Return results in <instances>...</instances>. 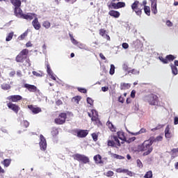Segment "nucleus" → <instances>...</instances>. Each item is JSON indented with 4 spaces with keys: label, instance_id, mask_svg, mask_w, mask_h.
<instances>
[{
    "label": "nucleus",
    "instance_id": "nucleus-1",
    "mask_svg": "<svg viewBox=\"0 0 178 178\" xmlns=\"http://www.w3.org/2000/svg\"><path fill=\"white\" fill-rule=\"evenodd\" d=\"M117 136H114L113 137V140H108V147H114L115 148H119L120 147V140H122L121 144H123L124 141H126V137L124 136V133L123 131H118L117 133Z\"/></svg>",
    "mask_w": 178,
    "mask_h": 178
},
{
    "label": "nucleus",
    "instance_id": "nucleus-2",
    "mask_svg": "<svg viewBox=\"0 0 178 178\" xmlns=\"http://www.w3.org/2000/svg\"><path fill=\"white\" fill-rule=\"evenodd\" d=\"M152 144H154V140L149 139L145 140L144 143L140 145V151L143 152V156H147L152 152Z\"/></svg>",
    "mask_w": 178,
    "mask_h": 178
},
{
    "label": "nucleus",
    "instance_id": "nucleus-3",
    "mask_svg": "<svg viewBox=\"0 0 178 178\" xmlns=\"http://www.w3.org/2000/svg\"><path fill=\"white\" fill-rule=\"evenodd\" d=\"M131 9L133 12H135L137 16H141L144 7L143 6V4L138 1H135L134 3L131 5Z\"/></svg>",
    "mask_w": 178,
    "mask_h": 178
},
{
    "label": "nucleus",
    "instance_id": "nucleus-4",
    "mask_svg": "<svg viewBox=\"0 0 178 178\" xmlns=\"http://www.w3.org/2000/svg\"><path fill=\"white\" fill-rule=\"evenodd\" d=\"M145 99L149 105H158V97L155 95H149L146 97Z\"/></svg>",
    "mask_w": 178,
    "mask_h": 178
},
{
    "label": "nucleus",
    "instance_id": "nucleus-5",
    "mask_svg": "<svg viewBox=\"0 0 178 178\" xmlns=\"http://www.w3.org/2000/svg\"><path fill=\"white\" fill-rule=\"evenodd\" d=\"M66 113H61L54 120L56 124H63L66 122Z\"/></svg>",
    "mask_w": 178,
    "mask_h": 178
},
{
    "label": "nucleus",
    "instance_id": "nucleus-6",
    "mask_svg": "<svg viewBox=\"0 0 178 178\" xmlns=\"http://www.w3.org/2000/svg\"><path fill=\"white\" fill-rule=\"evenodd\" d=\"M40 149L42 151H45L47 149V140L45 139V137L44 136L40 135Z\"/></svg>",
    "mask_w": 178,
    "mask_h": 178
},
{
    "label": "nucleus",
    "instance_id": "nucleus-7",
    "mask_svg": "<svg viewBox=\"0 0 178 178\" xmlns=\"http://www.w3.org/2000/svg\"><path fill=\"white\" fill-rule=\"evenodd\" d=\"M70 37L71 38V41L72 42V44H74V45H77V47L79 48H80V49H86L87 48H86V44H82V43H79V42H77V40H76V39L73 38V36H72V35H70Z\"/></svg>",
    "mask_w": 178,
    "mask_h": 178
},
{
    "label": "nucleus",
    "instance_id": "nucleus-8",
    "mask_svg": "<svg viewBox=\"0 0 178 178\" xmlns=\"http://www.w3.org/2000/svg\"><path fill=\"white\" fill-rule=\"evenodd\" d=\"M7 106L9 109H11V111H13L15 113H17L19 111H20V107L19 106L13 104V103H8Z\"/></svg>",
    "mask_w": 178,
    "mask_h": 178
},
{
    "label": "nucleus",
    "instance_id": "nucleus-9",
    "mask_svg": "<svg viewBox=\"0 0 178 178\" xmlns=\"http://www.w3.org/2000/svg\"><path fill=\"white\" fill-rule=\"evenodd\" d=\"M88 134V130H78L76 131V136L79 138H84V137H87Z\"/></svg>",
    "mask_w": 178,
    "mask_h": 178
},
{
    "label": "nucleus",
    "instance_id": "nucleus-10",
    "mask_svg": "<svg viewBox=\"0 0 178 178\" xmlns=\"http://www.w3.org/2000/svg\"><path fill=\"white\" fill-rule=\"evenodd\" d=\"M32 25L34 27L35 30H40V29H41V24H40V22H38V18H37V17H35L34 20H33Z\"/></svg>",
    "mask_w": 178,
    "mask_h": 178
},
{
    "label": "nucleus",
    "instance_id": "nucleus-11",
    "mask_svg": "<svg viewBox=\"0 0 178 178\" xmlns=\"http://www.w3.org/2000/svg\"><path fill=\"white\" fill-rule=\"evenodd\" d=\"M24 88H27V90H29L30 91V92H35V91H37V87L34 85L25 83Z\"/></svg>",
    "mask_w": 178,
    "mask_h": 178
},
{
    "label": "nucleus",
    "instance_id": "nucleus-12",
    "mask_svg": "<svg viewBox=\"0 0 178 178\" xmlns=\"http://www.w3.org/2000/svg\"><path fill=\"white\" fill-rule=\"evenodd\" d=\"M28 108L34 114L40 113V112H41V108L40 107H35V106H34L33 105H29Z\"/></svg>",
    "mask_w": 178,
    "mask_h": 178
},
{
    "label": "nucleus",
    "instance_id": "nucleus-13",
    "mask_svg": "<svg viewBox=\"0 0 178 178\" xmlns=\"http://www.w3.org/2000/svg\"><path fill=\"white\" fill-rule=\"evenodd\" d=\"M47 74L50 76L52 80H56V75L54 74V72L52 71V70H51V67L49 66V64L47 65Z\"/></svg>",
    "mask_w": 178,
    "mask_h": 178
},
{
    "label": "nucleus",
    "instance_id": "nucleus-14",
    "mask_svg": "<svg viewBox=\"0 0 178 178\" xmlns=\"http://www.w3.org/2000/svg\"><path fill=\"white\" fill-rule=\"evenodd\" d=\"M22 96L20 95H11L9 96L7 99L11 100L13 102H17L22 99Z\"/></svg>",
    "mask_w": 178,
    "mask_h": 178
},
{
    "label": "nucleus",
    "instance_id": "nucleus-15",
    "mask_svg": "<svg viewBox=\"0 0 178 178\" xmlns=\"http://www.w3.org/2000/svg\"><path fill=\"white\" fill-rule=\"evenodd\" d=\"M33 17H36L34 13H26L22 15V19H26V20H33Z\"/></svg>",
    "mask_w": 178,
    "mask_h": 178
},
{
    "label": "nucleus",
    "instance_id": "nucleus-16",
    "mask_svg": "<svg viewBox=\"0 0 178 178\" xmlns=\"http://www.w3.org/2000/svg\"><path fill=\"white\" fill-rule=\"evenodd\" d=\"M15 15L17 17H23V11L20 7L15 8Z\"/></svg>",
    "mask_w": 178,
    "mask_h": 178
},
{
    "label": "nucleus",
    "instance_id": "nucleus-17",
    "mask_svg": "<svg viewBox=\"0 0 178 178\" xmlns=\"http://www.w3.org/2000/svg\"><path fill=\"white\" fill-rule=\"evenodd\" d=\"M108 15L112 17H115V19L120 17V13L117 10H110L108 12Z\"/></svg>",
    "mask_w": 178,
    "mask_h": 178
},
{
    "label": "nucleus",
    "instance_id": "nucleus-18",
    "mask_svg": "<svg viewBox=\"0 0 178 178\" xmlns=\"http://www.w3.org/2000/svg\"><path fill=\"white\" fill-rule=\"evenodd\" d=\"M152 11L154 15H156L158 13V10L156 9V1L153 0L152 1Z\"/></svg>",
    "mask_w": 178,
    "mask_h": 178
},
{
    "label": "nucleus",
    "instance_id": "nucleus-19",
    "mask_svg": "<svg viewBox=\"0 0 178 178\" xmlns=\"http://www.w3.org/2000/svg\"><path fill=\"white\" fill-rule=\"evenodd\" d=\"M165 138H172V133L170 132V128H169V126H167L165 129Z\"/></svg>",
    "mask_w": 178,
    "mask_h": 178
},
{
    "label": "nucleus",
    "instance_id": "nucleus-20",
    "mask_svg": "<svg viewBox=\"0 0 178 178\" xmlns=\"http://www.w3.org/2000/svg\"><path fill=\"white\" fill-rule=\"evenodd\" d=\"M11 3L15 6V8H20L22 5V1L20 0H10Z\"/></svg>",
    "mask_w": 178,
    "mask_h": 178
},
{
    "label": "nucleus",
    "instance_id": "nucleus-21",
    "mask_svg": "<svg viewBox=\"0 0 178 178\" xmlns=\"http://www.w3.org/2000/svg\"><path fill=\"white\" fill-rule=\"evenodd\" d=\"M130 87H131V84L130 83H122L120 84V90H129Z\"/></svg>",
    "mask_w": 178,
    "mask_h": 178
},
{
    "label": "nucleus",
    "instance_id": "nucleus-22",
    "mask_svg": "<svg viewBox=\"0 0 178 178\" xmlns=\"http://www.w3.org/2000/svg\"><path fill=\"white\" fill-rule=\"evenodd\" d=\"M93 159L95 163H102V157L99 154L95 156Z\"/></svg>",
    "mask_w": 178,
    "mask_h": 178
},
{
    "label": "nucleus",
    "instance_id": "nucleus-23",
    "mask_svg": "<svg viewBox=\"0 0 178 178\" xmlns=\"http://www.w3.org/2000/svg\"><path fill=\"white\" fill-rule=\"evenodd\" d=\"M147 131V129L142 128L139 131L136 133H131L130 131H128L129 134H131L132 136H138V134H142V133H145Z\"/></svg>",
    "mask_w": 178,
    "mask_h": 178
},
{
    "label": "nucleus",
    "instance_id": "nucleus-24",
    "mask_svg": "<svg viewBox=\"0 0 178 178\" xmlns=\"http://www.w3.org/2000/svg\"><path fill=\"white\" fill-rule=\"evenodd\" d=\"M26 59V57L23 55H22L21 54H19V55L17 56L16 57V60L17 62H24V60Z\"/></svg>",
    "mask_w": 178,
    "mask_h": 178
},
{
    "label": "nucleus",
    "instance_id": "nucleus-25",
    "mask_svg": "<svg viewBox=\"0 0 178 178\" xmlns=\"http://www.w3.org/2000/svg\"><path fill=\"white\" fill-rule=\"evenodd\" d=\"M170 67L172 74L176 76L177 74V67L173 64H170Z\"/></svg>",
    "mask_w": 178,
    "mask_h": 178
},
{
    "label": "nucleus",
    "instance_id": "nucleus-26",
    "mask_svg": "<svg viewBox=\"0 0 178 178\" xmlns=\"http://www.w3.org/2000/svg\"><path fill=\"white\" fill-rule=\"evenodd\" d=\"M92 122H95V124L97 126H99L101 124V121L99 120V118L97 117H92L91 118Z\"/></svg>",
    "mask_w": 178,
    "mask_h": 178
},
{
    "label": "nucleus",
    "instance_id": "nucleus-27",
    "mask_svg": "<svg viewBox=\"0 0 178 178\" xmlns=\"http://www.w3.org/2000/svg\"><path fill=\"white\" fill-rule=\"evenodd\" d=\"M51 133V136L55 137L59 134V131L56 128H52Z\"/></svg>",
    "mask_w": 178,
    "mask_h": 178
},
{
    "label": "nucleus",
    "instance_id": "nucleus-28",
    "mask_svg": "<svg viewBox=\"0 0 178 178\" xmlns=\"http://www.w3.org/2000/svg\"><path fill=\"white\" fill-rule=\"evenodd\" d=\"M111 155L113 158H115V159H124V156H120L119 154L111 153Z\"/></svg>",
    "mask_w": 178,
    "mask_h": 178
},
{
    "label": "nucleus",
    "instance_id": "nucleus-29",
    "mask_svg": "<svg viewBox=\"0 0 178 178\" xmlns=\"http://www.w3.org/2000/svg\"><path fill=\"white\" fill-rule=\"evenodd\" d=\"M144 10H145V13L147 16H149V15H151V10H150V8H149V6H144Z\"/></svg>",
    "mask_w": 178,
    "mask_h": 178
},
{
    "label": "nucleus",
    "instance_id": "nucleus-30",
    "mask_svg": "<svg viewBox=\"0 0 178 178\" xmlns=\"http://www.w3.org/2000/svg\"><path fill=\"white\" fill-rule=\"evenodd\" d=\"M106 124H107L108 127L110 129V130L111 131H115V127L113 126V124L111 122L108 121L106 122Z\"/></svg>",
    "mask_w": 178,
    "mask_h": 178
},
{
    "label": "nucleus",
    "instance_id": "nucleus-31",
    "mask_svg": "<svg viewBox=\"0 0 178 178\" xmlns=\"http://www.w3.org/2000/svg\"><path fill=\"white\" fill-rule=\"evenodd\" d=\"M32 74L33 76H35V77H42L44 76V73L42 72H37L35 71L32 72Z\"/></svg>",
    "mask_w": 178,
    "mask_h": 178
},
{
    "label": "nucleus",
    "instance_id": "nucleus-32",
    "mask_svg": "<svg viewBox=\"0 0 178 178\" xmlns=\"http://www.w3.org/2000/svg\"><path fill=\"white\" fill-rule=\"evenodd\" d=\"M140 74V71L138 70L133 69L128 71V74Z\"/></svg>",
    "mask_w": 178,
    "mask_h": 178
},
{
    "label": "nucleus",
    "instance_id": "nucleus-33",
    "mask_svg": "<svg viewBox=\"0 0 178 178\" xmlns=\"http://www.w3.org/2000/svg\"><path fill=\"white\" fill-rule=\"evenodd\" d=\"M81 100V97L80 96H76L72 98V102H75V104H79L80 101Z\"/></svg>",
    "mask_w": 178,
    "mask_h": 178
},
{
    "label": "nucleus",
    "instance_id": "nucleus-34",
    "mask_svg": "<svg viewBox=\"0 0 178 178\" xmlns=\"http://www.w3.org/2000/svg\"><path fill=\"white\" fill-rule=\"evenodd\" d=\"M21 126H22V127H24L25 129H27V127L29 126H30V123L28 122L27 120H23L22 122H21Z\"/></svg>",
    "mask_w": 178,
    "mask_h": 178
},
{
    "label": "nucleus",
    "instance_id": "nucleus-35",
    "mask_svg": "<svg viewBox=\"0 0 178 178\" xmlns=\"http://www.w3.org/2000/svg\"><path fill=\"white\" fill-rule=\"evenodd\" d=\"M166 58L168 63L172 62V60H175V59H176V57L171 54L166 56Z\"/></svg>",
    "mask_w": 178,
    "mask_h": 178
},
{
    "label": "nucleus",
    "instance_id": "nucleus-36",
    "mask_svg": "<svg viewBox=\"0 0 178 178\" xmlns=\"http://www.w3.org/2000/svg\"><path fill=\"white\" fill-rule=\"evenodd\" d=\"M1 88H2V90H10V86L9 84H7V83H3L1 85Z\"/></svg>",
    "mask_w": 178,
    "mask_h": 178
},
{
    "label": "nucleus",
    "instance_id": "nucleus-37",
    "mask_svg": "<svg viewBox=\"0 0 178 178\" xmlns=\"http://www.w3.org/2000/svg\"><path fill=\"white\" fill-rule=\"evenodd\" d=\"M43 27L46 29H49L51 27V22L48 21H44L42 24Z\"/></svg>",
    "mask_w": 178,
    "mask_h": 178
},
{
    "label": "nucleus",
    "instance_id": "nucleus-38",
    "mask_svg": "<svg viewBox=\"0 0 178 178\" xmlns=\"http://www.w3.org/2000/svg\"><path fill=\"white\" fill-rule=\"evenodd\" d=\"M22 56H24L25 58H27V54H29V50L28 49H23L20 53Z\"/></svg>",
    "mask_w": 178,
    "mask_h": 178
},
{
    "label": "nucleus",
    "instance_id": "nucleus-39",
    "mask_svg": "<svg viewBox=\"0 0 178 178\" xmlns=\"http://www.w3.org/2000/svg\"><path fill=\"white\" fill-rule=\"evenodd\" d=\"M29 33L27 31H25L24 33H22L20 36L18 37V40H22L24 38H26L27 37V35Z\"/></svg>",
    "mask_w": 178,
    "mask_h": 178
},
{
    "label": "nucleus",
    "instance_id": "nucleus-40",
    "mask_svg": "<svg viewBox=\"0 0 178 178\" xmlns=\"http://www.w3.org/2000/svg\"><path fill=\"white\" fill-rule=\"evenodd\" d=\"M81 161L83 162V163H88V162H90V159H88V157L83 155L82 156V160H81Z\"/></svg>",
    "mask_w": 178,
    "mask_h": 178
},
{
    "label": "nucleus",
    "instance_id": "nucleus-41",
    "mask_svg": "<svg viewBox=\"0 0 178 178\" xmlns=\"http://www.w3.org/2000/svg\"><path fill=\"white\" fill-rule=\"evenodd\" d=\"M115 172L117 173H126L127 172V169H123V168H117L115 170Z\"/></svg>",
    "mask_w": 178,
    "mask_h": 178
},
{
    "label": "nucleus",
    "instance_id": "nucleus-42",
    "mask_svg": "<svg viewBox=\"0 0 178 178\" xmlns=\"http://www.w3.org/2000/svg\"><path fill=\"white\" fill-rule=\"evenodd\" d=\"M109 74H111V76H113V74H115V65L113 64L111 65Z\"/></svg>",
    "mask_w": 178,
    "mask_h": 178
},
{
    "label": "nucleus",
    "instance_id": "nucleus-43",
    "mask_svg": "<svg viewBox=\"0 0 178 178\" xmlns=\"http://www.w3.org/2000/svg\"><path fill=\"white\" fill-rule=\"evenodd\" d=\"M159 60H161V62H162V63H164V64H168V59H167L166 57H165V58H163V57H162V56H159Z\"/></svg>",
    "mask_w": 178,
    "mask_h": 178
},
{
    "label": "nucleus",
    "instance_id": "nucleus-44",
    "mask_svg": "<svg viewBox=\"0 0 178 178\" xmlns=\"http://www.w3.org/2000/svg\"><path fill=\"white\" fill-rule=\"evenodd\" d=\"M122 70H124V72H127V70H129V63H124L122 64Z\"/></svg>",
    "mask_w": 178,
    "mask_h": 178
},
{
    "label": "nucleus",
    "instance_id": "nucleus-45",
    "mask_svg": "<svg viewBox=\"0 0 178 178\" xmlns=\"http://www.w3.org/2000/svg\"><path fill=\"white\" fill-rule=\"evenodd\" d=\"M3 165L5 168H8L9 165H10V159H5L3 161Z\"/></svg>",
    "mask_w": 178,
    "mask_h": 178
},
{
    "label": "nucleus",
    "instance_id": "nucleus-46",
    "mask_svg": "<svg viewBox=\"0 0 178 178\" xmlns=\"http://www.w3.org/2000/svg\"><path fill=\"white\" fill-rule=\"evenodd\" d=\"M83 155L81 154H76L74 156V159H76V161H81L83 159Z\"/></svg>",
    "mask_w": 178,
    "mask_h": 178
},
{
    "label": "nucleus",
    "instance_id": "nucleus-47",
    "mask_svg": "<svg viewBox=\"0 0 178 178\" xmlns=\"http://www.w3.org/2000/svg\"><path fill=\"white\" fill-rule=\"evenodd\" d=\"M117 6L118 9H120V8H124V6H126V3L124 2H118L117 3Z\"/></svg>",
    "mask_w": 178,
    "mask_h": 178
},
{
    "label": "nucleus",
    "instance_id": "nucleus-48",
    "mask_svg": "<svg viewBox=\"0 0 178 178\" xmlns=\"http://www.w3.org/2000/svg\"><path fill=\"white\" fill-rule=\"evenodd\" d=\"M145 178H152V171H148L144 176Z\"/></svg>",
    "mask_w": 178,
    "mask_h": 178
},
{
    "label": "nucleus",
    "instance_id": "nucleus-49",
    "mask_svg": "<svg viewBox=\"0 0 178 178\" xmlns=\"http://www.w3.org/2000/svg\"><path fill=\"white\" fill-rule=\"evenodd\" d=\"M13 38V33H10L6 38V41H10Z\"/></svg>",
    "mask_w": 178,
    "mask_h": 178
},
{
    "label": "nucleus",
    "instance_id": "nucleus-50",
    "mask_svg": "<svg viewBox=\"0 0 178 178\" xmlns=\"http://www.w3.org/2000/svg\"><path fill=\"white\" fill-rule=\"evenodd\" d=\"M115 173L113 171H108L106 172L105 175L107 176V177H112Z\"/></svg>",
    "mask_w": 178,
    "mask_h": 178
},
{
    "label": "nucleus",
    "instance_id": "nucleus-51",
    "mask_svg": "<svg viewBox=\"0 0 178 178\" xmlns=\"http://www.w3.org/2000/svg\"><path fill=\"white\" fill-rule=\"evenodd\" d=\"M92 118L98 117V112L95 110H92Z\"/></svg>",
    "mask_w": 178,
    "mask_h": 178
},
{
    "label": "nucleus",
    "instance_id": "nucleus-52",
    "mask_svg": "<svg viewBox=\"0 0 178 178\" xmlns=\"http://www.w3.org/2000/svg\"><path fill=\"white\" fill-rule=\"evenodd\" d=\"M136 163H137V165L138 166V168H143V163L141 162V161L140 159H138L136 161Z\"/></svg>",
    "mask_w": 178,
    "mask_h": 178
},
{
    "label": "nucleus",
    "instance_id": "nucleus-53",
    "mask_svg": "<svg viewBox=\"0 0 178 178\" xmlns=\"http://www.w3.org/2000/svg\"><path fill=\"white\" fill-rule=\"evenodd\" d=\"M78 91H79L80 92H83V94H86V92H87V90L83 88H78Z\"/></svg>",
    "mask_w": 178,
    "mask_h": 178
},
{
    "label": "nucleus",
    "instance_id": "nucleus-54",
    "mask_svg": "<svg viewBox=\"0 0 178 178\" xmlns=\"http://www.w3.org/2000/svg\"><path fill=\"white\" fill-rule=\"evenodd\" d=\"M136 140V137H132V138H130L129 140H126V143H133V141H135Z\"/></svg>",
    "mask_w": 178,
    "mask_h": 178
},
{
    "label": "nucleus",
    "instance_id": "nucleus-55",
    "mask_svg": "<svg viewBox=\"0 0 178 178\" xmlns=\"http://www.w3.org/2000/svg\"><path fill=\"white\" fill-rule=\"evenodd\" d=\"M163 126L162 125H159L156 127L152 129V131H156V130H159L160 129H162Z\"/></svg>",
    "mask_w": 178,
    "mask_h": 178
},
{
    "label": "nucleus",
    "instance_id": "nucleus-56",
    "mask_svg": "<svg viewBox=\"0 0 178 178\" xmlns=\"http://www.w3.org/2000/svg\"><path fill=\"white\" fill-rule=\"evenodd\" d=\"M87 102L89 104V105H92V104H94V101H92V99L90 97L87 98Z\"/></svg>",
    "mask_w": 178,
    "mask_h": 178
},
{
    "label": "nucleus",
    "instance_id": "nucleus-57",
    "mask_svg": "<svg viewBox=\"0 0 178 178\" xmlns=\"http://www.w3.org/2000/svg\"><path fill=\"white\" fill-rule=\"evenodd\" d=\"M105 33H106V31L104 29H100L99 30V34H100V35H102V37L104 36Z\"/></svg>",
    "mask_w": 178,
    "mask_h": 178
},
{
    "label": "nucleus",
    "instance_id": "nucleus-58",
    "mask_svg": "<svg viewBox=\"0 0 178 178\" xmlns=\"http://www.w3.org/2000/svg\"><path fill=\"white\" fill-rule=\"evenodd\" d=\"M92 137L94 141H97V140H98V136L96 135V134H92Z\"/></svg>",
    "mask_w": 178,
    "mask_h": 178
},
{
    "label": "nucleus",
    "instance_id": "nucleus-59",
    "mask_svg": "<svg viewBox=\"0 0 178 178\" xmlns=\"http://www.w3.org/2000/svg\"><path fill=\"white\" fill-rule=\"evenodd\" d=\"M111 6L113 8V9H118V3H112Z\"/></svg>",
    "mask_w": 178,
    "mask_h": 178
},
{
    "label": "nucleus",
    "instance_id": "nucleus-60",
    "mask_svg": "<svg viewBox=\"0 0 178 178\" xmlns=\"http://www.w3.org/2000/svg\"><path fill=\"white\" fill-rule=\"evenodd\" d=\"M131 98H135L136 97V90H133L131 92Z\"/></svg>",
    "mask_w": 178,
    "mask_h": 178
},
{
    "label": "nucleus",
    "instance_id": "nucleus-61",
    "mask_svg": "<svg viewBox=\"0 0 178 178\" xmlns=\"http://www.w3.org/2000/svg\"><path fill=\"white\" fill-rule=\"evenodd\" d=\"M163 138L161 136H159L156 138L155 141H162Z\"/></svg>",
    "mask_w": 178,
    "mask_h": 178
},
{
    "label": "nucleus",
    "instance_id": "nucleus-62",
    "mask_svg": "<svg viewBox=\"0 0 178 178\" xmlns=\"http://www.w3.org/2000/svg\"><path fill=\"white\" fill-rule=\"evenodd\" d=\"M122 48H124V49H127V48H129V44L124 42L122 44Z\"/></svg>",
    "mask_w": 178,
    "mask_h": 178
},
{
    "label": "nucleus",
    "instance_id": "nucleus-63",
    "mask_svg": "<svg viewBox=\"0 0 178 178\" xmlns=\"http://www.w3.org/2000/svg\"><path fill=\"white\" fill-rule=\"evenodd\" d=\"M118 101L119 102H120L121 104H123L124 102V99L120 96L119 98H118Z\"/></svg>",
    "mask_w": 178,
    "mask_h": 178
},
{
    "label": "nucleus",
    "instance_id": "nucleus-64",
    "mask_svg": "<svg viewBox=\"0 0 178 178\" xmlns=\"http://www.w3.org/2000/svg\"><path fill=\"white\" fill-rule=\"evenodd\" d=\"M178 124V117H175L174 118V124Z\"/></svg>",
    "mask_w": 178,
    "mask_h": 178
}]
</instances>
